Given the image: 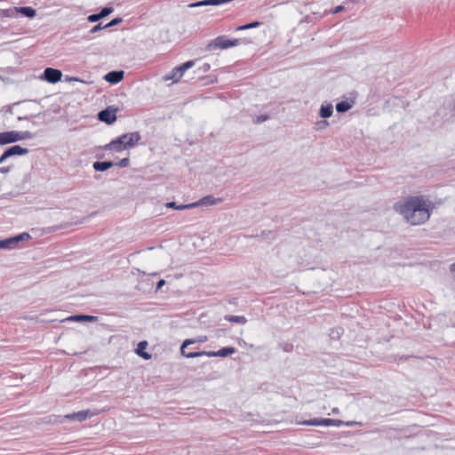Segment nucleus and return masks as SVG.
Returning a JSON list of instances; mask_svg holds the SVG:
<instances>
[{
	"label": "nucleus",
	"instance_id": "1",
	"mask_svg": "<svg viewBox=\"0 0 455 455\" xmlns=\"http://www.w3.org/2000/svg\"><path fill=\"white\" fill-rule=\"evenodd\" d=\"M394 210L411 225H420L430 218L429 202L423 196H408L394 204Z\"/></svg>",
	"mask_w": 455,
	"mask_h": 455
},
{
	"label": "nucleus",
	"instance_id": "2",
	"mask_svg": "<svg viewBox=\"0 0 455 455\" xmlns=\"http://www.w3.org/2000/svg\"><path fill=\"white\" fill-rule=\"evenodd\" d=\"M140 139V134L138 132L124 133L116 140H113L109 143L106 144L103 147V149L121 152L127 148H133Z\"/></svg>",
	"mask_w": 455,
	"mask_h": 455
},
{
	"label": "nucleus",
	"instance_id": "3",
	"mask_svg": "<svg viewBox=\"0 0 455 455\" xmlns=\"http://www.w3.org/2000/svg\"><path fill=\"white\" fill-rule=\"evenodd\" d=\"M195 342L193 339H186L180 347V352L183 356L188 358H195L202 355L208 357H226L233 355L235 352V348L233 347H225L218 351H199V352H186V347Z\"/></svg>",
	"mask_w": 455,
	"mask_h": 455
},
{
	"label": "nucleus",
	"instance_id": "4",
	"mask_svg": "<svg viewBox=\"0 0 455 455\" xmlns=\"http://www.w3.org/2000/svg\"><path fill=\"white\" fill-rule=\"evenodd\" d=\"M240 44L239 39L230 40L224 36H220L216 37L214 40H212L208 45L207 49L209 51H214L217 49H228L229 47L236 46Z\"/></svg>",
	"mask_w": 455,
	"mask_h": 455
},
{
	"label": "nucleus",
	"instance_id": "5",
	"mask_svg": "<svg viewBox=\"0 0 455 455\" xmlns=\"http://www.w3.org/2000/svg\"><path fill=\"white\" fill-rule=\"evenodd\" d=\"M116 110L117 108L112 106L108 107L99 112L98 118L100 121L106 123L107 124H112L116 120Z\"/></svg>",
	"mask_w": 455,
	"mask_h": 455
},
{
	"label": "nucleus",
	"instance_id": "6",
	"mask_svg": "<svg viewBox=\"0 0 455 455\" xmlns=\"http://www.w3.org/2000/svg\"><path fill=\"white\" fill-rule=\"evenodd\" d=\"M29 150L26 148H22L20 145H14L8 148L0 156V164L4 163L7 158L14 156H24L27 155Z\"/></svg>",
	"mask_w": 455,
	"mask_h": 455
},
{
	"label": "nucleus",
	"instance_id": "7",
	"mask_svg": "<svg viewBox=\"0 0 455 455\" xmlns=\"http://www.w3.org/2000/svg\"><path fill=\"white\" fill-rule=\"evenodd\" d=\"M9 137L11 143L20 140H31L34 135L28 131H9Z\"/></svg>",
	"mask_w": 455,
	"mask_h": 455
},
{
	"label": "nucleus",
	"instance_id": "8",
	"mask_svg": "<svg viewBox=\"0 0 455 455\" xmlns=\"http://www.w3.org/2000/svg\"><path fill=\"white\" fill-rule=\"evenodd\" d=\"M222 201H223L222 198H220V197L216 198L213 196L209 195V196H204L197 202L191 203L190 206H192V208H196V207L202 206V205L212 206V205H216V204L222 203Z\"/></svg>",
	"mask_w": 455,
	"mask_h": 455
},
{
	"label": "nucleus",
	"instance_id": "9",
	"mask_svg": "<svg viewBox=\"0 0 455 455\" xmlns=\"http://www.w3.org/2000/svg\"><path fill=\"white\" fill-rule=\"evenodd\" d=\"M61 77L62 73L59 69L46 68L44 71V78L51 84H55L59 82L61 79Z\"/></svg>",
	"mask_w": 455,
	"mask_h": 455
},
{
	"label": "nucleus",
	"instance_id": "10",
	"mask_svg": "<svg viewBox=\"0 0 455 455\" xmlns=\"http://www.w3.org/2000/svg\"><path fill=\"white\" fill-rule=\"evenodd\" d=\"M91 415L92 414L89 410H84L71 414H67L65 418L74 421H84Z\"/></svg>",
	"mask_w": 455,
	"mask_h": 455
},
{
	"label": "nucleus",
	"instance_id": "11",
	"mask_svg": "<svg viewBox=\"0 0 455 455\" xmlns=\"http://www.w3.org/2000/svg\"><path fill=\"white\" fill-rule=\"evenodd\" d=\"M12 12H17L25 16V17H28V18H34L36 17V11L32 8V7H29V6H24V7H13L12 8Z\"/></svg>",
	"mask_w": 455,
	"mask_h": 455
},
{
	"label": "nucleus",
	"instance_id": "12",
	"mask_svg": "<svg viewBox=\"0 0 455 455\" xmlns=\"http://www.w3.org/2000/svg\"><path fill=\"white\" fill-rule=\"evenodd\" d=\"M124 78V71H110L105 76L104 79L110 84H117Z\"/></svg>",
	"mask_w": 455,
	"mask_h": 455
},
{
	"label": "nucleus",
	"instance_id": "13",
	"mask_svg": "<svg viewBox=\"0 0 455 455\" xmlns=\"http://www.w3.org/2000/svg\"><path fill=\"white\" fill-rule=\"evenodd\" d=\"M449 107H452V110L451 111L450 114H447V113H442L441 110L438 111V115L442 116L443 118L445 120V121H450V120H454L455 119V100H448L446 102H445Z\"/></svg>",
	"mask_w": 455,
	"mask_h": 455
},
{
	"label": "nucleus",
	"instance_id": "14",
	"mask_svg": "<svg viewBox=\"0 0 455 455\" xmlns=\"http://www.w3.org/2000/svg\"><path fill=\"white\" fill-rule=\"evenodd\" d=\"M113 166H115V163H113L111 161H105V162L97 161V162H94L92 164L93 169L97 172H105Z\"/></svg>",
	"mask_w": 455,
	"mask_h": 455
},
{
	"label": "nucleus",
	"instance_id": "15",
	"mask_svg": "<svg viewBox=\"0 0 455 455\" xmlns=\"http://www.w3.org/2000/svg\"><path fill=\"white\" fill-rule=\"evenodd\" d=\"M333 113V107L331 103L322 104L319 115L323 118L330 117Z\"/></svg>",
	"mask_w": 455,
	"mask_h": 455
},
{
	"label": "nucleus",
	"instance_id": "16",
	"mask_svg": "<svg viewBox=\"0 0 455 455\" xmlns=\"http://www.w3.org/2000/svg\"><path fill=\"white\" fill-rule=\"evenodd\" d=\"M98 317L97 316H94V315H72L70 317H68L67 320H69V321H78V322H81V321H85V322H95L97 321Z\"/></svg>",
	"mask_w": 455,
	"mask_h": 455
},
{
	"label": "nucleus",
	"instance_id": "17",
	"mask_svg": "<svg viewBox=\"0 0 455 455\" xmlns=\"http://www.w3.org/2000/svg\"><path fill=\"white\" fill-rule=\"evenodd\" d=\"M180 78L181 77L180 73H179V69L174 68L169 74L165 75L163 77V80L165 82L172 80L173 83H177L180 80Z\"/></svg>",
	"mask_w": 455,
	"mask_h": 455
},
{
	"label": "nucleus",
	"instance_id": "18",
	"mask_svg": "<svg viewBox=\"0 0 455 455\" xmlns=\"http://www.w3.org/2000/svg\"><path fill=\"white\" fill-rule=\"evenodd\" d=\"M148 346V343L147 341H140L139 344H138V348L136 350V353L141 356L143 359H150L151 358V355L147 353V352H144V349L146 348V347Z\"/></svg>",
	"mask_w": 455,
	"mask_h": 455
},
{
	"label": "nucleus",
	"instance_id": "19",
	"mask_svg": "<svg viewBox=\"0 0 455 455\" xmlns=\"http://www.w3.org/2000/svg\"><path fill=\"white\" fill-rule=\"evenodd\" d=\"M16 244L14 237L0 240V249H13Z\"/></svg>",
	"mask_w": 455,
	"mask_h": 455
},
{
	"label": "nucleus",
	"instance_id": "20",
	"mask_svg": "<svg viewBox=\"0 0 455 455\" xmlns=\"http://www.w3.org/2000/svg\"><path fill=\"white\" fill-rule=\"evenodd\" d=\"M224 318H225V320H227L228 322L235 323L244 324L247 322V319L243 315H225Z\"/></svg>",
	"mask_w": 455,
	"mask_h": 455
},
{
	"label": "nucleus",
	"instance_id": "21",
	"mask_svg": "<svg viewBox=\"0 0 455 455\" xmlns=\"http://www.w3.org/2000/svg\"><path fill=\"white\" fill-rule=\"evenodd\" d=\"M324 420L325 419L314 418L308 420L300 421L299 424L304 426H324Z\"/></svg>",
	"mask_w": 455,
	"mask_h": 455
},
{
	"label": "nucleus",
	"instance_id": "22",
	"mask_svg": "<svg viewBox=\"0 0 455 455\" xmlns=\"http://www.w3.org/2000/svg\"><path fill=\"white\" fill-rule=\"evenodd\" d=\"M352 108V104L347 100L340 101L336 104V110L339 113H345Z\"/></svg>",
	"mask_w": 455,
	"mask_h": 455
},
{
	"label": "nucleus",
	"instance_id": "23",
	"mask_svg": "<svg viewBox=\"0 0 455 455\" xmlns=\"http://www.w3.org/2000/svg\"><path fill=\"white\" fill-rule=\"evenodd\" d=\"M167 208H172L175 210H185V209H192V206H190V204H180L178 205L175 202H169L165 204Z\"/></svg>",
	"mask_w": 455,
	"mask_h": 455
},
{
	"label": "nucleus",
	"instance_id": "24",
	"mask_svg": "<svg viewBox=\"0 0 455 455\" xmlns=\"http://www.w3.org/2000/svg\"><path fill=\"white\" fill-rule=\"evenodd\" d=\"M260 25H261V22L253 21V22H251V23H248L245 25L239 26L235 28V30L242 31V30H246V29H250V28H259Z\"/></svg>",
	"mask_w": 455,
	"mask_h": 455
},
{
	"label": "nucleus",
	"instance_id": "25",
	"mask_svg": "<svg viewBox=\"0 0 455 455\" xmlns=\"http://www.w3.org/2000/svg\"><path fill=\"white\" fill-rule=\"evenodd\" d=\"M324 426H335V427H340L344 424V422L340 419H325L323 421Z\"/></svg>",
	"mask_w": 455,
	"mask_h": 455
},
{
	"label": "nucleus",
	"instance_id": "26",
	"mask_svg": "<svg viewBox=\"0 0 455 455\" xmlns=\"http://www.w3.org/2000/svg\"><path fill=\"white\" fill-rule=\"evenodd\" d=\"M11 144L9 132H0V146Z\"/></svg>",
	"mask_w": 455,
	"mask_h": 455
},
{
	"label": "nucleus",
	"instance_id": "27",
	"mask_svg": "<svg viewBox=\"0 0 455 455\" xmlns=\"http://www.w3.org/2000/svg\"><path fill=\"white\" fill-rule=\"evenodd\" d=\"M13 237H14V239H15L16 243H19V242H20V241L29 239V238H30V235H29V234H28V233H21V234H20V235H15V236H13Z\"/></svg>",
	"mask_w": 455,
	"mask_h": 455
},
{
	"label": "nucleus",
	"instance_id": "28",
	"mask_svg": "<svg viewBox=\"0 0 455 455\" xmlns=\"http://www.w3.org/2000/svg\"><path fill=\"white\" fill-rule=\"evenodd\" d=\"M113 11H114V9L112 7H104L99 13L102 19V18L109 15L110 13H112Z\"/></svg>",
	"mask_w": 455,
	"mask_h": 455
},
{
	"label": "nucleus",
	"instance_id": "29",
	"mask_svg": "<svg viewBox=\"0 0 455 455\" xmlns=\"http://www.w3.org/2000/svg\"><path fill=\"white\" fill-rule=\"evenodd\" d=\"M130 164V160L128 157L121 159L118 163H115V166L118 167H127Z\"/></svg>",
	"mask_w": 455,
	"mask_h": 455
},
{
	"label": "nucleus",
	"instance_id": "30",
	"mask_svg": "<svg viewBox=\"0 0 455 455\" xmlns=\"http://www.w3.org/2000/svg\"><path fill=\"white\" fill-rule=\"evenodd\" d=\"M121 21H122L121 18H116V19L112 20L110 22H108V24H106L104 26V28H108L113 27L115 25L119 24Z\"/></svg>",
	"mask_w": 455,
	"mask_h": 455
},
{
	"label": "nucleus",
	"instance_id": "31",
	"mask_svg": "<svg viewBox=\"0 0 455 455\" xmlns=\"http://www.w3.org/2000/svg\"><path fill=\"white\" fill-rule=\"evenodd\" d=\"M100 19H101V17H100V13L91 14L87 18V20L90 22H96V21L100 20Z\"/></svg>",
	"mask_w": 455,
	"mask_h": 455
},
{
	"label": "nucleus",
	"instance_id": "32",
	"mask_svg": "<svg viewBox=\"0 0 455 455\" xmlns=\"http://www.w3.org/2000/svg\"><path fill=\"white\" fill-rule=\"evenodd\" d=\"M195 66V60H188L182 64V69H189Z\"/></svg>",
	"mask_w": 455,
	"mask_h": 455
},
{
	"label": "nucleus",
	"instance_id": "33",
	"mask_svg": "<svg viewBox=\"0 0 455 455\" xmlns=\"http://www.w3.org/2000/svg\"><path fill=\"white\" fill-rule=\"evenodd\" d=\"M105 28L104 26H101V24H98L96 26H94L91 30H90V33L91 34H95L97 32H99L100 30Z\"/></svg>",
	"mask_w": 455,
	"mask_h": 455
},
{
	"label": "nucleus",
	"instance_id": "34",
	"mask_svg": "<svg viewBox=\"0 0 455 455\" xmlns=\"http://www.w3.org/2000/svg\"><path fill=\"white\" fill-rule=\"evenodd\" d=\"M12 8L4 10V16L11 17V18L15 17L17 15V12H12Z\"/></svg>",
	"mask_w": 455,
	"mask_h": 455
},
{
	"label": "nucleus",
	"instance_id": "35",
	"mask_svg": "<svg viewBox=\"0 0 455 455\" xmlns=\"http://www.w3.org/2000/svg\"><path fill=\"white\" fill-rule=\"evenodd\" d=\"M343 10H344V6L343 5H338L333 10L331 11V13L336 14V13H339V12H342Z\"/></svg>",
	"mask_w": 455,
	"mask_h": 455
},
{
	"label": "nucleus",
	"instance_id": "36",
	"mask_svg": "<svg viewBox=\"0 0 455 455\" xmlns=\"http://www.w3.org/2000/svg\"><path fill=\"white\" fill-rule=\"evenodd\" d=\"M210 68H211L210 64H208V63H204V64H203V65L199 68V70H200V71H202V72H207Z\"/></svg>",
	"mask_w": 455,
	"mask_h": 455
},
{
	"label": "nucleus",
	"instance_id": "37",
	"mask_svg": "<svg viewBox=\"0 0 455 455\" xmlns=\"http://www.w3.org/2000/svg\"><path fill=\"white\" fill-rule=\"evenodd\" d=\"M193 340H195V343L196 342H200V343H203V342H205L207 340V337L206 336H199L197 339H192Z\"/></svg>",
	"mask_w": 455,
	"mask_h": 455
},
{
	"label": "nucleus",
	"instance_id": "38",
	"mask_svg": "<svg viewBox=\"0 0 455 455\" xmlns=\"http://www.w3.org/2000/svg\"><path fill=\"white\" fill-rule=\"evenodd\" d=\"M267 118H268L267 116H263V115L262 116H257V119L255 120V123L259 124V123L264 122Z\"/></svg>",
	"mask_w": 455,
	"mask_h": 455
},
{
	"label": "nucleus",
	"instance_id": "39",
	"mask_svg": "<svg viewBox=\"0 0 455 455\" xmlns=\"http://www.w3.org/2000/svg\"><path fill=\"white\" fill-rule=\"evenodd\" d=\"M177 69H179V73H180V77L183 76L185 71H187V69H182V64L178 66V67H175Z\"/></svg>",
	"mask_w": 455,
	"mask_h": 455
},
{
	"label": "nucleus",
	"instance_id": "40",
	"mask_svg": "<svg viewBox=\"0 0 455 455\" xmlns=\"http://www.w3.org/2000/svg\"><path fill=\"white\" fill-rule=\"evenodd\" d=\"M319 125V128H325L326 126L329 125V123L327 121H322L320 123L317 124Z\"/></svg>",
	"mask_w": 455,
	"mask_h": 455
},
{
	"label": "nucleus",
	"instance_id": "41",
	"mask_svg": "<svg viewBox=\"0 0 455 455\" xmlns=\"http://www.w3.org/2000/svg\"><path fill=\"white\" fill-rule=\"evenodd\" d=\"M164 283H165V281L164 279H161L160 281H158V283L156 284V289L157 290L161 289Z\"/></svg>",
	"mask_w": 455,
	"mask_h": 455
},
{
	"label": "nucleus",
	"instance_id": "42",
	"mask_svg": "<svg viewBox=\"0 0 455 455\" xmlns=\"http://www.w3.org/2000/svg\"><path fill=\"white\" fill-rule=\"evenodd\" d=\"M8 172H9V167H1L0 168V172H2V173H5Z\"/></svg>",
	"mask_w": 455,
	"mask_h": 455
},
{
	"label": "nucleus",
	"instance_id": "43",
	"mask_svg": "<svg viewBox=\"0 0 455 455\" xmlns=\"http://www.w3.org/2000/svg\"><path fill=\"white\" fill-rule=\"evenodd\" d=\"M451 271L455 272V262L451 265Z\"/></svg>",
	"mask_w": 455,
	"mask_h": 455
},
{
	"label": "nucleus",
	"instance_id": "44",
	"mask_svg": "<svg viewBox=\"0 0 455 455\" xmlns=\"http://www.w3.org/2000/svg\"><path fill=\"white\" fill-rule=\"evenodd\" d=\"M332 411H333V413H338V411H338V409H337V408H334V409L332 410Z\"/></svg>",
	"mask_w": 455,
	"mask_h": 455
},
{
	"label": "nucleus",
	"instance_id": "45",
	"mask_svg": "<svg viewBox=\"0 0 455 455\" xmlns=\"http://www.w3.org/2000/svg\"><path fill=\"white\" fill-rule=\"evenodd\" d=\"M23 119H27V117L26 116L25 117H21V116L18 117V120H23Z\"/></svg>",
	"mask_w": 455,
	"mask_h": 455
},
{
	"label": "nucleus",
	"instance_id": "46",
	"mask_svg": "<svg viewBox=\"0 0 455 455\" xmlns=\"http://www.w3.org/2000/svg\"><path fill=\"white\" fill-rule=\"evenodd\" d=\"M331 335L332 338L336 337V333H334V332H332Z\"/></svg>",
	"mask_w": 455,
	"mask_h": 455
},
{
	"label": "nucleus",
	"instance_id": "47",
	"mask_svg": "<svg viewBox=\"0 0 455 455\" xmlns=\"http://www.w3.org/2000/svg\"><path fill=\"white\" fill-rule=\"evenodd\" d=\"M331 335L332 338L336 337V333H334V332H332Z\"/></svg>",
	"mask_w": 455,
	"mask_h": 455
}]
</instances>
